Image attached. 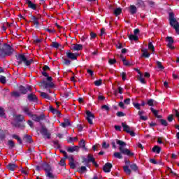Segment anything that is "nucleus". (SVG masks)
<instances>
[{"label":"nucleus","instance_id":"obj_43","mask_svg":"<svg viewBox=\"0 0 179 179\" xmlns=\"http://www.w3.org/2000/svg\"><path fill=\"white\" fill-rule=\"evenodd\" d=\"M8 146L10 148V149H13V148H15V143H13V141L10 140L8 141Z\"/></svg>","mask_w":179,"mask_h":179},{"label":"nucleus","instance_id":"obj_16","mask_svg":"<svg viewBox=\"0 0 179 179\" xmlns=\"http://www.w3.org/2000/svg\"><path fill=\"white\" fill-rule=\"evenodd\" d=\"M166 39L168 41V47L170 49H174V46H173V43H174V39H173L171 36H167Z\"/></svg>","mask_w":179,"mask_h":179},{"label":"nucleus","instance_id":"obj_1","mask_svg":"<svg viewBox=\"0 0 179 179\" xmlns=\"http://www.w3.org/2000/svg\"><path fill=\"white\" fill-rule=\"evenodd\" d=\"M13 52H15V50H13L10 45L4 44L1 47V49H0V57L12 55Z\"/></svg>","mask_w":179,"mask_h":179},{"label":"nucleus","instance_id":"obj_39","mask_svg":"<svg viewBox=\"0 0 179 179\" xmlns=\"http://www.w3.org/2000/svg\"><path fill=\"white\" fill-rule=\"evenodd\" d=\"M129 38L130 41H138V36H136L134 34V35H129Z\"/></svg>","mask_w":179,"mask_h":179},{"label":"nucleus","instance_id":"obj_45","mask_svg":"<svg viewBox=\"0 0 179 179\" xmlns=\"http://www.w3.org/2000/svg\"><path fill=\"white\" fill-rule=\"evenodd\" d=\"M52 48H55L56 49H58L59 48L60 45L58 43V42H52Z\"/></svg>","mask_w":179,"mask_h":179},{"label":"nucleus","instance_id":"obj_55","mask_svg":"<svg viewBox=\"0 0 179 179\" xmlns=\"http://www.w3.org/2000/svg\"><path fill=\"white\" fill-rule=\"evenodd\" d=\"M60 152L61 153H63V155H64V159H68L69 156L66 150H60Z\"/></svg>","mask_w":179,"mask_h":179},{"label":"nucleus","instance_id":"obj_40","mask_svg":"<svg viewBox=\"0 0 179 179\" xmlns=\"http://www.w3.org/2000/svg\"><path fill=\"white\" fill-rule=\"evenodd\" d=\"M122 10V8H115V10H114V14L115 15H120V14H121Z\"/></svg>","mask_w":179,"mask_h":179},{"label":"nucleus","instance_id":"obj_31","mask_svg":"<svg viewBox=\"0 0 179 179\" xmlns=\"http://www.w3.org/2000/svg\"><path fill=\"white\" fill-rule=\"evenodd\" d=\"M41 96L42 97H44L45 99H51L50 96L48 93H45V92H41Z\"/></svg>","mask_w":179,"mask_h":179},{"label":"nucleus","instance_id":"obj_47","mask_svg":"<svg viewBox=\"0 0 179 179\" xmlns=\"http://www.w3.org/2000/svg\"><path fill=\"white\" fill-rule=\"evenodd\" d=\"M59 164L60 166H66V159L65 158H63V159H61L60 162H59Z\"/></svg>","mask_w":179,"mask_h":179},{"label":"nucleus","instance_id":"obj_21","mask_svg":"<svg viewBox=\"0 0 179 179\" xmlns=\"http://www.w3.org/2000/svg\"><path fill=\"white\" fill-rule=\"evenodd\" d=\"M25 3L28 4V7H30V8H33V10H36V6L34 4V3H32L31 0H25Z\"/></svg>","mask_w":179,"mask_h":179},{"label":"nucleus","instance_id":"obj_52","mask_svg":"<svg viewBox=\"0 0 179 179\" xmlns=\"http://www.w3.org/2000/svg\"><path fill=\"white\" fill-rule=\"evenodd\" d=\"M126 114L123 111H117V115L118 117H124Z\"/></svg>","mask_w":179,"mask_h":179},{"label":"nucleus","instance_id":"obj_63","mask_svg":"<svg viewBox=\"0 0 179 179\" xmlns=\"http://www.w3.org/2000/svg\"><path fill=\"white\" fill-rule=\"evenodd\" d=\"M90 36L92 39H94V38H96V34H95L94 32H90Z\"/></svg>","mask_w":179,"mask_h":179},{"label":"nucleus","instance_id":"obj_33","mask_svg":"<svg viewBox=\"0 0 179 179\" xmlns=\"http://www.w3.org/2000/svg\"><path fill=\"white\" fill-rule=\"evenodd\" d=\"M152 152H157V153H160L161 152V148H159V146H154V148H152Z\"/></svg>","mask_w":179,"mask_h":179},{"label":"nucleus","instance_id":"obj_22","mask_svg":"<svg viewBox=\"0 0 179 179\" xmlns=\"http://www.w3.org/2000/svg\"><path fill=\"white\" fill-rule=\"evenodd\" d=\"M79 149H80L79 146H71L68 148V152H78Z\"/></svg>","mask_w":179,"mask_h":179},{"label":"nucleus","instance_id":"obj_6","mask_svg":"<svg viewBox=\"0 0 179 179\" xmlns=\"http://www.w3.org/2000/svg\"><path fill=\"white\" fill-rule=\"evenodd\" d=\"M41 134H42L45 138L50 139L51 138V134L48 132V129H47L46 127H41Z\"/></svg>","mask_w":179,"mask_h":179},{"label":"nucleus","instance_id":"obj_3","mask_svg":"<svg viewBox=\"0 0 179 179\" xmlns=\"http://www.w3.org/2000/svg\"><path fill=\"white\" fill-rule=\"evenodd\" d=\"M169 21L171 27H173L177 34H179V22L174 18V13H169Z\"/></svg>","mask_w":179,"mask_h":179},{"label":"nucleus","instance_id":"obj_60","mask_svg":"<svg viewBox=\"0 0 179 179\" xmlns=\"http://www.w3.org/2000/svg\"><path fill=\"white\" fill-rule=\"evenodd\" d=\"M173 114H171L170 115L168 116V121H169V122H171V121H173Z\"/></svg>","mask_w":179,"mask_h":179},{"label":"nucleus","instance_id":"obj_7","mask_svg":"<svg viewBox=\"0 0 179 179\" xmlns=\"http://www.w3.org/2000/svg\"><path fill=\"white\" fill-rule=\"evenodd\" d=\"M66 57L71 60H77L78 56H79L78 53H72V52L70 51L66 52Z\"/></svg>","mask_w":179,"mask_h":179},{"label":"nucleus","instance_id":"obj_4","mask_svg":"<svg viewBox=\"0 0 179 179\" xmlns=\"http://www.w3.org/2000/svg\"><path fill=\"white\" fill-rule=\"evenodd\" d=\"M44 170L45 172V176L49 179H55L56 178L55 175L53 174L52 169L51 166H49L48 164H45L44 166Z\"/></svg>","mask_w":179,"mask_h":179},{"label":"nucleus","instance_id":"obj_51","mask_svg":"<svg viewBox=\"0 0 179 179\" xmlns=\"http://www.w3.org/2000/svg\"><path fill=\"white\" fill-rule=\"evenodd\" d=\"M133 105L137 110H141V104L140 103H133Z\"/></svg>","mask_w":179,"mask_h":179},{"label":"nucleus","instance_id":"obj_13","mask_svg":"<svg viewBox=\"0 0 179 179\" xmlns=\"http://www.w3.org/2000/svg\"><path fill=\"white\" fill-rule=\"evenodd\" d=\"M45 89H50V87H54V83L52 81H43L41 83Z\"/></svg>","mask_w":179,"mask_h":179},{"label":"nucleus","instance_id":"obj_44","mask_svg":"<svg viewBox=\"0 0 179 179\" xmlns=\"http://www.w3.org/2000/svg\"><path fill=\"white\" fill-rule=\"evenodd\" d=\"M130 168L131 169V170H134V171H138V166H136V164H131Z\"/></svg>","mask_w":179,"mask_h":179},{"label":"nucleus","instance_id":"obj_28","mask_svg":"<svg viewBox=\"0 0 179 179\" xmlns=\"http://www.w3.org/2000/svg\"><path fill=\"white\" fill-rule=\"evenodd\" d=\"M123 169H124V173H126V174H127L128 176H130L131 173V170H130L129 167L128 166H124Z\"/></svg>","mask_w":179,"mask_h":179},{"label":"nucleus","instance_id":"obj_64","mask_svg":"<svg viewBox=\"0 0 179 179\" xmlns=\"http://www.w3.org/2000/svg\"><path fill=\"white\" fill-rule=\"evenodd\" d=\"M101 83H102V81L101 80L94 82V84L96 85V86H100Z\"/></svg>","mask_w":179,"mask_h":179},{"label":"nucleus","instance_id":"obj_58","mask_svg":"<svg viewBox=\"0 0 179 179\" xmlns=\"http://www.w3.org/2000/svg\"><path fill=\"white\" fill-rule=\"evenodd\" d=\"M5 115V111L3 110V108H0V117H3Z\"/></svg>","mask_w":179,"mask_h":179},{"label":"nucleus","instance_id":"obj_27","mask_svg":"<svg viewBox=\"0 0 179 179\" xmlns=\"http://www.w3.org/2000/svg\"><path fill=\"white\" fill-rule=\"evenodd\" d=\"M80 146L81 148H83V149H84V150H87L86 146H85V141L84 139H82L80 141V143H79Z\"/></svg>","mask_w":179,"mask_h":179},{"label":"nucleus","instance_id":"obj_38","mask_svg":"<svg viewBox=\"0 0 179 179\" xmlns=\"http://www.w3.org/2000/svg\"><path fill=\"white\" fill-rule=\"evenodd\" d=\"M32 20H33L34 24L36 25V27H38L39 22H38V18L36 17H33Z\"/></svg>","mask_w":179,"mask_h":179},{"label":"nucleus","instance_id":"obj_14","mask_svg":"<svg viewBox=\"0 0 179 179\" xmlns=\"http://www.w3.org/2000/svg\"><path fill=\"white\" fill-rule=\"evenodd\" d=\"M32 63H34L33 59H29V57H26V56L24 55V64L28 66H31Z\"/></svg>","mask_w":179,"mask_h":179},{"label":"nucleus","instance_id":"obj_30","mask_svg":"<svg viewBox=\"0 0 179 179\" xmlns=\"http://www.w3.org/2000/svg\"><path fill=\"white\" fill-rule=\"evenodd\" d=\"M24 140L29 143L32 142V138L30 135H24Z\"/></svg>","mask_w":179,"mask_h":179},{"label":"nucleus","instance_id":"obj_46","mask_svg":"<svg viewBox=\"0 0 179 179\" xmlns=\"http://www.w3.org/2000/svg\"><path fill=\"white\" fill-rule=\"evenodd\" d=\"M157 66L158 69H160V70H164V67L162 66L161 62H157Z\"/></svg>","mask_w":179,"mask_h":179},{"label":"nucleus","instance_id":"obj_11","mask_svg":"<svg viewBox=\"0 0 179 179\" xmlns=\"http://www.w3.org/2000/svg\"><path fill=\"white\" fill-rule=\"evenodd\" d=\"M31 117L32 120H34V121H36L37 122H39V121H41V120L45 118L44 114H41V115H37V114H32Z\"/></svg>","mask_w":179,"mask_h":179},{"label":"nucleus","instance_id":"obj_23","mask_svg":"<svg viewBox=\"0 0 179 179\" xmlns=\"http://www.w3.org/2000/svg\"><path fill=\"white\" fill-rule=\"evenodd\" d=\"M7 169H8L10 171H15V169H16V164L10 163L7 165Z\"/></svg>","mask_w":179,"mask_h":179},{"label":"nucleus","instance_id":"obj_2","mask_svg":"<svg viewBox=\"0 0 179 179\" xmlns=\"http://www.w3.org/2000/svg\"><path fill=\"white\" fill-rule=\"evenodd\" d=\"M116 143L117 145H120L119 150H120L121 153L127 155V156H134V153L131 152L129 149L124 148V146H127V143H125V142L120 141V139H116Z\"/></svg>","mask_w":179,"mask_h":179},{"label":"nucleus","instance_id":"obj_12","mask_svg":"<svg viewBox=\"0 0 179 179\" xmlns=\"http://www.w3.org/2000/svg\"><path fill=\"white\" fill-rule=\"evenodd\" d=\"M20 94H23V86L22 85L19 87V91H14L12 93V96H13V97H19Z\"/></svg>","mask_w":179,"mask_h":179},{"label":"nucleus","instance_id":"obj_15","mask_svg":"<svg viewBox=\"0 0 179 179\" xmlns=\"http://www.w3.org/2000/svg\"><path fill=\"white\" fill-rule=\"evenodd\" d=\"M84 162L85 163L90 162H92V163L94 164H95V166H98L95 162V159L94 157H93V156L92 155H88L87 156V159H84Z\"/></svg>","mask_w":179,"mask_h":179},{"label":"nucleus","instance_id":"obj_35","mask_svg":"<svg viewBox=\"0 0 179 179\" xmlns=\"http://www.w3.org/2000/svg\"><path fill=\"white\" fill-rule=\"evenodd\" d=\"M114 157L117 159H122V155L120 152H115Z\"/></svg>","mask_w":179,"mask_h":179},{"label":"nucleus","instance_id":"obj_59","mask_svg":"<svg viewBox=\"0 0 179 179\" xmlns=\"http://www.w3.org/2000/svg\"><path fill=\"white\" fill-rule=\"evenodd\" d=\"M173 113L175 114V115H176V117H178V120L179 121V111H178V110H174Z\"/></svg>","mask_w":179,"mask_h":179},{"label":"nucleus","instance_id":"obj_19","mask_svg":"<svg viewBox=\"0 0 179 179\" xmlns=\"http://www.w3.org/2000/svg\"><path fill=\"white\" fill-rule=\"evenodd\" d=\"M24 113H25V114H27V115H28L29 117H32L33 115V113L32 111H31L30 107H29L28 106H25L24 107Z\"/></svg>","mask_w":179,"mask_h":179},{"label":"nucleus","instance_id":"obj_24","mask_svg":"<svg viewBox=\"0 0 179 179\" xmlns=\"http://www.w3.org/2000/svg\"><path fill=\"white\" fill-rule=\"evenodd\" d=\"M144 113H145V111L140 110V111H138V115H140L141 120H143L144 121H145L146 120H148V117H146L145 115H143V114H144Z\"/></svg>","mask_w":179,"mask_h":179},{"label":"nucleus","instance_id":"obj_18","mask_svg":"<svg viewBox=\"0 0 179 179\" xmlns=\"http://www.w3.org/2000/svg\"><path fill=\"white\" fill-rule=\"evenodd\" d=\"M129 13L132 15L136 14L138 11V8L136 6H134V4H131V6H129Z\"/></svg>","mask_w":179,"mask_h":179},{"label":"nucleus","instance_id":"obj_48","mask_svg":"<svg viewBox=\"0 0 179 179\" xmlns=\"http://www.w3.org/2000/svg\"><path fill=\"white\" fill-rule=\"evenodd\" d=\"M69 166L71 167V169H76V166L74 163V159L73 158V160L71 162V163H69Z\"/></svg>","mask_w":179,"mask_h":179},{"label":"nucleus","instance_id":"obj_37","mask_svg":"<svg viewBox=\"0 0 179 179\" xmlns=\"http://www.w3.org/2000/svg\"><path fill=\"white\" fill-rule=\"evenodd\" d=\"M50 110L54 114H55V113L60 114L59 111H58V110H57L56 108H54V107H52V106H50Z\"/></svg>","mask_w":179,"mask_h":179},{"label":"nucleus","instance_id":"obj_50","mask_svg":"<svg viewBox=\"0 0 179 179\" xmlns=\"http://www.w3.org/2000/svg\"><path fill=\"white\" fill-rule=\"evenodd\" d=\"M160 122H161L162 125H164V126L168 125V122H167L166 120L161 119Z\"/></svg>","mask_w":179,"mask_h":179},{"label":"nucleus","instance_id":"obj_53","mask_svg":"<svg viewBox=\"0 0 179 179\" xmlns=\"http://www.w3.org/2000/svg\"><path fill=\"white\" fill-rule=\"evenodd\" d=\"M31 87H27V88H24V94L25 93H27V92H31Z\"/></svg>","mask_w":179,"mask_h":179},{"label":"nucleus","instance_id":"obj_17","mask_svg":"<svg viewBox=\"0 0 179 179\" xmlns=\"http://www.w3.org/2000/svg\"><path fill=\"white\" fill-rule=\"evenodd\" d=\"M112 167L113 164H111V163H106L103 166V171L105 173H110V171H111Z\"/></svg>","mask_w":179,"mask_h":179},{"label":"nucleus","instance_id":"obj_42","mask_svg":"<svg viewBox=\"0 0 179 179\" xmlns=\"http://www.w3.org/2000/svg\"><path fill=\"white\" fill-rule=\"evenodd\" d=\"M13 138H14V139H16L18 142V143H20V145H22V138H20V137H19L18 136L16 135H13Z\"/></svg>","mask_w":179,"mask_h":179},{"label":"nucleus","instance_id":"obj_36","mask_svg":"<svg viewBox=\"0 0 179 179\" xmlns=\"http://www.w3.org/2000/svg\"><path fill=\"white\" fill-rule=\"evenodd\" d=\"M138 80L141 82V83H146V81H145L144 78H143V74L141 73H138Z\"/></svg>","mask_w":179,"mask_h":179},{"label":"nucleus","instance_id":"obj_25","mask_svg":"<svg viewBox=\"0 0 179 179\" xmlns=\"http://www.w3.org/2000/svg\"><path fill=\"white\" fill-rule=\"evenodd\" d=\"M42 75H43L44 77H46V78H47V81H52V77H49V76H48V73H46V71L43 70V71L42 72Z\"/></svg>","mask_w":179,"mask_h":179},{"label":"nucleus","instance_id":"obj_5","mask_svg":"<svg viewBox=\"0 0 179 179\" xmlns=\"http://www.w3.org/2000/svg\"><path fill=\"white\" fill-rule=\"evenodd\" d=\"M122 127H123V130L129 134L131 136H135V132L131 129L130 127H129L126 122H122Z\"/></svg>","mask_w":179,"mask_h":179},{"label":"nucleus","instance_id":"obj_9","mask_svg":"<svg viewBox=\"0 0 179 179\" xmlns=\"http://www.w3.org/2000/svg\"><path fill=\"white\" fill-rule=\"evenodd\" d=\"M27 99L29 101H33L34 103H38V97L34 93H29L27 96Z\"/></svg>","mask_w":179,"mask_h":179},{"label":"nucleus","instance_id":"obj_62","mask_svg":"<svg viewBox=\"0 0 179 179\" xmlns=\"http://www.w3.org/2000/svg\"><path fill=\"white\" fill-rule=\"evenodd\" d=\"M115 129L116 131H121L122 127L120 125H115Z\"/></svg>","mask_w":179,"mask_h":179},{"label":"nucleus","instance_id":"obj_41","mask_svg":"<svg viewBox=\"0 0 179 179\" xmlns=\"http://www.w3.org/2000/svg\"><path fill=\"white\" fill-rule=\"evenodd\" d=\"M0 82L1 83L5 85V83H6V77L3 76H0Z\"/></svg>","mask_w":179,"mask_h":179},{"label":"nucleus","instance_id":"obj_20","mask_svg":"<svg viewBox=\"0 0 179 179\" xmlns=\"http://www.w3.org/2000/svg\"><path fill=\"white\" fill-rule=\"evenodd\" d=\"M71 48L72 50H82L83 49V45H79V44H73L71 45Z\"/></svg>","mask_w":179,"mask_h":179},{"label":"nucleus","instance_id":"obj_54","mask_svg":"<svg viewBox=\"0 0 179 179\" xmlns=\"http://www.w3.org/2000/svg\"><path fill=\"white\" fill-rule=\"evenodd\" d=\"M102 147H103L104 149H108V148L110 147V145H109V143H106V142H103V145H102Z\"/></svg>","mask_w":179,"mask_h":179},{"label":"nucleus","instance_id":"obj_8","mask_svg":"<svg viewBox=\"0 0 179 179\" xmlns=\"http://www.w3.org/2000/svg\"><path fill=\"white\" fill-rule=\"evenodd\" d=\"M86 115H87V120L88 121V122L91 124H93V120L94 118V114L90 111V110H87L86 111Z\"/></svg>","mask_w":179,"mask_h":179},{"label":"nucleus","instance_id":"obj_29","mask_svg":"<svg viewBox=\"0 0 179 179\" xmlns=\"http://www.w3.org/2000/svg\"><path fill=\"white\" fill-rule=\"evenodd\" d=\"M142 52H143V57H150V53H148L147 49H143Z\"/></svg>","mask_w":179,"mask_h":179},{"label":"nucleus","instance_id":"obj_32","mask_svg":"<svg viewBox=\"0 0 179 179\" xmlns=\"http://www.w3.org/2000/svg\"><path fill=\"white\" fill-rule=\"evenodd\" d=\"M63 63L64 64H65L66 66H70L71 65V60H69V57L63 59Z\"/></svg>","mask_w":179,"mask_h":179},{"label":"nucleus","instance_id":"obj_61","mask_svg":"<svg viewBox=\"0 0 179 179\" xmlns=\"http://www.w3.org/2000/svg\"><path fill=\"white\" fill-rule=\"evenodd\" d=\"M137 4H138V6H144V1L143 0H138L137 1Z\"/></svg>","mask_w":179,"mask_h":179},{"label":"nucleus","instance_id":"obj_57","mask_svg":"<svg viewBox=\"0 0 179 179\" xmlns=\"http://www.w3.org/2000/svg\"><path fill=\"white\" fill-rule=\"evenodd\" d=\"M121 76H122V78L123 81H125L127 80V74H126V73H122Z\"/></svg>","mask_w":179,"mask_h":179},{"label":"nucleus","instance_id":"obj_26","mask_svg":"<svg viewBox=\"0 0 179 179\" xmlns=\"http://www.w3.org/2000/svg\"><path fill=\"white\" fill-rule=\"evenodd\" d=\"M151 111H152L153 114L157 117V118H161L162 115H159L158 113V110H155V108H153V107L150 108Z\"/></svg>","mask_w":179,"mask_h":179},{"label":"nucleus","instance_id":"obj_10","mask_svg":"<svg viewBox=\"0 0 179 179\" xmlns=\"http://www.w3.org/2000/svg\"><path fill=\"white\" fill-rule=\"evenodd\" d=\"M16 64L17 66H20L22 64H23V54H17L16 55Z\"/></svg>","mask_w":179,"mask_h":179},{"label":"nucleus","instance_id":"obj_49","mask_svg":"<svg viewBox=\"0 0 179 179\" xmlns=\"http://www.w3.org/2000/svg\"><path fill=\"white\" fill-rule=\"evenodd\" d=\"M154 103H155V100L153 99H150L148 101V104L149 106H154Z\"/></svg>","mask_w":179,"mask_h":179},{"label":"nucleus","instance_id":"obj_56","mask_svg":"<svg viewBox=\"0 0 179 179\" xmlns=\"http://www.w3.org/2000/svg\"><path fill=\"white\" fill-rule=\"evenodd\" d=\"M87 169L85 166H82L80 169V173H85Z\"/></svg>","mask_w":179,"mask_h":179},{"label":"nucleus","instance_id":"obj_34","mask_svg":"<svg viewBox=\"0 0 179 179\" xmlns=\"http://www.w3.org/2000/svg\"><path fill=\"white\" fill-rule=\"evenodd\" d=\"M148 49L150 50H152V52L154 53V52H155V46H154L152 42H149V43H148Z\"/></svg>","mask_w":179,"mask_h":179}]
</instances>
